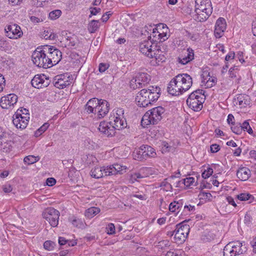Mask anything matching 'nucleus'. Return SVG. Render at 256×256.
<instances>
[{"instance_id": "nucleus-1", "label": "nucleus", "mask_w": 256, "mask_h": 256, "mask_svg": "<svg viewBox=\"0 0 256 256\" xmlns=\"http://www.w3.org/2000/svg\"><path fill=\"white\" fill-rule=\"evenodd\" d=\"M139 50L144 56L152 58L151 62L154 66L158 65L160 63L165 61L166 57L164 52L152 40H144L140 42Z\"/></svg>"}, {"instance_id": "nucleus-2", "label": "nucleus", "mask_w": 256, "mask_h": 256, "mask_svg": "<svg viewBox=\"0 0 256 256\" xmlns=\"http://www.w3.org/2000/svg\"><path fill=\"white\" fill-rule=\"evenodd\" d=\"M160 91L159 87L154 86H150L148 89L142 90L136 96L135 100L136 104L140 107L148 106L158 98Z\"/></svg>"}, {"instance_id": "nucleus-3", "label": "nucleus", "mask_w": 256, "mask_h": 256, "mask_svg": "<svg viewBox=\"0 0 256 256\" xmlns=\"http://www.w3.org/2000/svg\"><path fill=\"white\" fill-rule=\"evenodd\" d=\"M212 8L210 0H195L194 18L198 22H204L210 16Z\"/></svg>"}, {"instance_id": "nucleus-4", "label": "nucleus", "mask_w": 256, "mask_h": 256, "mask_svg": "<svg viewBox=\"0 0 256 256\" xmlns=\"http://www.w3.org/2000/svg\"><path fill=\"white\" fill-rule=\"evenodd\" d=\"M165 109L162 106H157L146 112L142 116V125L146 127L150 124H157L162 118Z\"/></svg>"}, {"instance_id": "nucleus-5", "label": "nucleus", "mask_w": 256, "mask_h": 256, "mask_svg": "<svg viewBox=\"0 0 256 256\" xmlns=\"http://www.w3.org/2000/svg\"><path fill=\"white\" fill-rule=\"evenodd\" d=\"M48 45L38 47L34 52L32 58L34 64L38 67L46 68H50L47 52H48Z\"/></svg>"}, {"instance_id": "nucleus-6", "label": "nucleus", "mask_w": 256, "mask_h": 256, "mask_svg": "<svg viewBox=\"0 0 256 256\" xmlns=\"http://www.w3.org/2000/svg\"><path fill=\"white\" fill-rule=\"evenodd\" d=\"M205 100L204 91L198 90L192 92L186 100V103L190 108L196 112L202 110Z\"/></svg>"}, {"instance_id": "nucleus-7", "label": "nucleus", "mask_w": 256, "mask_h": 256, "mask_svg": "<svg viewBox=\"0 0 256 256\" xmlns=\"http://www.w3.org/2000/svg\"><path fill=\"white\" fill-rule=\"evenodd\" d=\"M30 118L28 110L23 108H19L12 116V122L17 128L24 130L27 126Z\"/></svg>"}, {"instance_id": "nucleus-8", "label": "nucleus", "mask_w": 256, "mask_h": 256, "mask_svg": "<svg viewBox=\"0 0 256 256\" xmlns=\"http://www.w3.org/2000/svg\"><path fill=\"white\" fill-rule=\"evenodd\" d=\"M110 124L114 126L116 130H121L127 126V123L124 116V110L122 108H114L110 116Z\"/></svg>"}, {"instance_id": "nucleus-9", "label": "nucleus", "mask_w": 256, "mask_h": 256, "mask_svg": "<svg viewBox=\"0 0 256 256\" xmlns=\"http://www.w3.org/2000/svg\"><path fill=\"white\" fill-rule=\"evenodd\" d=\"M246 250L244 242H232L227 244L224 248V256H238Z\"/></svg>"}, {"instance_id": "nucleus-10", "label": "nucleus", "mask_w": 256, "mask_h": 256, "mask_svg": "<svg viewBox=\"0 0 256 256\" xmlns=\"http://www.w3.org/2000/svg\"><path fill=\"white\" fill-rule=\"evenodd\" d=\"M169 30L166 25L163 24H158L153 28L152 32L148 38L150 40L155 42H162L169 37Z\"/></svg>"}, {"instance_id": "nucleus-11", "label": "nucleus", "mask_w": 256, "mask_h": 256, "mask_svg": "<svg viewBox=\"0 0 256 256\" xmlns=\"http://www.w3.org/2000/svg\"><path fill=\"white\" fill-rule=\"evenodd\" d=\"M190 226L184 222L177 224L174 232L175 242L180 244L185 242L190 232Z\"/></svg>"}, {"instance_id": "nucleus-12", "label": "nucleus", "mask_w": 256, "mask_h": 256, "mask_svg": "<svg viewBox=\"0 0 256 256\" xmlns=\"http://www.w3.org/2000/svg\"><path fill=\"white\" fill-rule=\"evenodd\" d=\"M59 216L60 212L52 208H47L42 212L43 218L52 227H56L58 225Z\"/></svg>"}, {"instance_id": "nucleus-13", "label": "nucleus", "mask_w": 256, "mask_h": 256, "mask_svg": "<svg viewBox=\"0 0 256 256\" xmlns=\"http://www.w3.org/2000/svg\"><path fill=\"white\" fill-rule=\"evenodd\" d=\"M72 80V76L66 74L56 76L54 79V84L56 88L63 89L70 85Z\"/></svg>"}, {"instance_id": "nucleus-14", "label": "nucleus", "mask_w": 256, "mask_h": 256, "mask_svg": "<svg viewBox=\"0 0 256 256\" xmlns=\"http://www.w3.org/2000/svg\"><path fill=\"white\" fill-rule=\"evenodd\" d=\"M48 52H47L50 68L57 64L61 60L62 57V52L54 46H48Z\"/></svg>"}, {"instance_id": "nucleus-15", "label": "nucleus", "mask_w": 256, "mask_h": 256, "mask_svg": "<svg viewBox=\"0 0 256 256\" xmlns=\"http://www.w3.org/2000/svg\"><path fill=\"white\" fill-rule=\"evenodd\" d=\"M6 35L11 39H18L21 38L23 35V32L20 27L14 24L8 25L4 28Z\"/></svg>"}, {"instance_id": "nucleus-16", "label": "nucleus", "mask_w": 256, "mask_h": 256, "mask_svg": "<svg viewBox=\"0 0 256 256\" xmlns=\"http://www.w3.org/2000/svg\"><path fill=\"white\" fill-rule=\"evenodd\" d=\"M150 80V76L146 73H140L134 80L130 82V86L133 88H140L144 86Z\"/></svg>"}, {"instance_id": "nucleus-17", "label": "nucleus", "mask_w": 256, "mask_h": 256, "mask_svg": "<svg viewBox=\"0 0 256 256\" xmlns=\"http://www.w3.org/2000/svg\"><path fill=\"white\" fill-rule=\"evenodd\" d=\"M18 97L14 94H10L2 96L0 100V104L4 109L12 108L18 102Z\"/></svg>"}, {"instance_id": "nucleus-18", "label": "nucleus", "mask_w": 256, "mask_h": 256, "mask_svg": "<svg viewBox=\"0 0 256 256\" xmlns=\"http://www.w3.org/2000/svg\"><path fill=\"white\" fill-rule=\"evenodd\" d=\"M217 82V79L214 76H210V72L207 70H203L201 74V86L205 88H210L214 86Z\"/></svg>"}, {"instance_id": "nucleus-19", "label": "nucleus", "mask_w": 256, "mask_h": 256, "mask_svg": "<svg viewBox=\"0 0 256 256\" xmlns=\"http://www.w3.org/2000/svg\"><path fill=\"white\" fill-rule=\"evenodd\" d=\"M179 85L180 86L184 92L188 90L192 86V77L187 74H178L176 76Z\"/></svg>"}, {"instance_id": "nucleus-20", "label": "nucleus", "mask_w": 256, "mask_h": 256, "mask_svg": "<svg viewBox=\"0 0 256 256\" xmlns=\"http://www.w3.org/2000/svg\"><path fill=\"white\" fill-rule=\"evenodd\" d=\"M50 82L49 78L44 74H36L31 80L32 86L36 88L48 86Z\"/></svg>"}, {"instance_id": "nucleus-21", "label": "nucleus", "mask_w": 256, "mask_h": 256, "mask_svg": "<svg viewBox=\"0 0 256 256\" xmlns=\"http://www.w3.org/2000/svg\"><path fill=\"white\" fill-rule=\"evenodd\" d=\"M127 167L120 164L105 166V176L122 174L126 172Z\"/></svg>"}, {"instance_id": "nucleus-22", "label": "nucleus", "mask_w": 256, "mask_h": 256, "mask_svg": "<svg viewBox=\"0 0 256 256\" xmlns=\"http://www.w3.org/2000/svg\"><path fill=\"white\" fill-rule=\"evenodd\" d=\"M226 28V24L225 19L223 18H218L216 22L214 34L216 38H221L224 34Z\"/></svg>"}, {"instance_id": "nucleus-23", "label": "nucleus", "mask_w": 256, "mask_h": 256, "mask_svg": "<svg viewBox=\"0 0 256 256\" xmlns=\"http://www.w3.org/2000/svg\"><path fill=\"white\" fill-rule=\"evenodd\" d=\"M178 84L176 77L170 80L168 86V92L170 94L177 96L184 93L180 86Z\"/></svg>"}, {"instance_id": "nucleus-24", "label": "nucleus", "mask_w": 256, "mask_h": 256, "mask_svg": "<svg viewBox=\"0 0 256 256\" xmlns=\"http://www.w3.org/2000/svg\"><path fill=\"white\" fill-rule=\"evenodd\" d=\"M95 112L98 114V117H104L109 111L110 104L106 100H98V104H96Z\"/></svg>"}, {"instance_id": "nucleus-25", "label": "nucleus", "mask_w": 256, "mask_h": 256, "mask_svg": "<svg viewBox=\"0 0 256 256\" xmlns=\"http://www.w3.org/2000/svg\"><path fill=\"white\" fill-rule=\"evenodd\" d=\"M98 130L101 133L109 136L114 134V130L116 129L110 124V121L109 122L103 121L100 124Z\"/></svg>"}, {"instance_id": "nucleus-26", "label": "nucleus", "mask_w": 256, "mask_h": 256, "mask_svg": "<svg viewBox=\"0 0 256 256\" xmlns=\"http://www.w3.org/2000/svg\"><path fill=\"white\" fill-rule=\"evenodd\" d=\"M194 58V50L188 48L183 52L182 56L178 58L179 62L182 64H186Z\"/></svg>"}, {"instance_id": "nucleus-27", "label": "nucleus", "mask_w": 256, "mask_h": 256, "mask_svg": "<svg viewBox=\"0 0 256 256\" xmlns=\"http://www.w3.org/2000/svg\"><path fill=\"white\" fill-rule=\"evenodd\" d=\"M250 176L251 172L248 168L241 166L237 170V178L242 181L248 180Z\"/></svg>"}, {"instance_id": "nucleus-28", "label": "nucleus", "mask_w": 256, "mask_h": 256, "mask_svg": "<svg viewBox=\"0 0 256 256\" xmlns=\"http://www.w3.org/2000/svg\"><path fill=\"white\" fill-rule=\"evenodd\" d=\"M62 44H64L65 47L68 48H76L78 44V40L76 36H67L63 38L61 42Z\"/></svg>"}, {"instance_id": "nucleus-29", "label": "nucleus", "mask_w": 256, "mask_h": 256, "mask_svg": "<svg viewBox=\"0 0 256 256\" xmlns=\"http://www.w3.org/2000/svg\"><path fill=\"white\" fill-rule=\"evenodd\" d=\"M105 174V166H96L93 168L90 172V176L96 178H100Z\"/></svg>"}, {"instance_id": "nucleus-30", "label": "nucleus", "mask_w": 256, "mask_h": 256, "mask_svg": "<svg viewBox=\"0 0 256 256\" xmlns=\"http://www.w3.org/2000/svg\"><path fill=\"white\" fill-rule=\"evenodd\" d=\"M247 98V96H245L244 95H239L236 98L234 99V104L236 106H238L240 108L246 107L249 104V102Z\"/></svg>"}, {"instance_id": "nucleus-31", "label": "nucleus", "mask_w": 256, "mask_h": 256, "mask_svg": "<svg viewBox=\"0 0 256 256\" xmlns=\"http://www.w3.org/2000/svg\"><path fill=\"white\" fill-rule=\"evenodd\" d=\"M96 104H98V98H94L88 101L86 105V110L88 113H94L95 109L96 106Z\"/></svg>"}, {"instance_id": "nucleus-32", "label": "nucleus", "mask_w": 256, "mask_h": 256, "mask_svg": "<svg viewBox=\"0 0 256 256\" xmlns=\"http://www.w3.org/2000/svg\"><path fill=\"white\" fill-rule=\"evenodd\" d=\"M142 146L146 158H154L156 156V152L153 148L148 146L143 145Z\"/></svg>"}, {"instance_id": "nucleus-33", "label": "nucleus", "mask_w": 256, "mask_h": 256, "mask_svg": "<svg viewBox=\"0 0 256 256\" xmlns=\"http://www.w3.org/2000/svg\"><path fill=\"white\" fill-rule=\"evenodd\" d=\"M100 211V210L98 208L91 207L86 210L85 216L88 218H91L98 214Z\"/></svg>"}, {"instance_id": "nucleus-34", "label": "nucleus", "mask_w": 256, "mask_h": 256, "mask_svg": "<svg viewBox=\"0 0 256 256\" xmlns=\"http://www.w3.org/2000/svg\"><path fill=\"white\" fill-rule=\"evenodd\" d=\"M132 156L134 160H142L143 159L146 158L144 156L142 146H141L138 148L136 149L133 152Z\"/></svg>"}, {"instance_id": "nucleus-35", "label": "nucleus", "mask_w": 256, "mask_h": 256, "mask_svg": "<svg viewBox=\"0 0 256 256\" xmlns=\"http://www.w3.org/2000/svg\"><path fill=\"white\" fill-rule=\"evenodd\" d=\"M42 36L46 40H54L57 37V34L52 30L48 29L44 32Z\"/></svg>"}, {"instance_id": "nucleus-36", "label": "nucleus", "mask_w": 256, "mask_h": 256, "mask_svg": "<svg viewBox=\"0 0 256 256\" xmlns=\"http://www.w3.org/2000/svg\"><path fill=\"white\" fill-rule=\"evenodd\" d=\"M182 206V203L180 202L174 201L169 205V210L172 212H178L179 209Z\"/></svg>"}, {"instance_id": "nucleus-37", "label": "nucleus", "mask_w": 256, "mask_h": 256, "mask_svg": "<svg viewBox=\"0 0 256 256\" xmlns=\"http://www.w3.org/2000/svg\"><path fill=\"white\" fill-rule=\"evenodd\" d=\"M40 160V157L38 156H34L30 155L26 156L24 159V162L26 164L28 165L32 164L38 162Z\"/></svg>"}, {"instance_id": "nucleus-38", "label": "nucleus", "mask_w": 256, "mask_h": 256, "mask_svg": "<svg viewBox=\"0 0 256 256\" xmlns=\"http://www.w3.org/2000/svg\"><path fill=\"white\" fill-rule=\"evenodd\" d=\"M173 178H172L170 180L166 179L162 181L160 184L161 188L166 192L172 191V186L168 180L171 181V180Z\"/></svg>"}, {"instance_id": "nucleus-39", "label": "nucleus", "mask_w": 256, "mask_h": 256, "mask_svg": "<svg viewBox=\"0 0 256 256\" xmlns=\"http://www.w3.org/2000/svg\"><path fill=\"white\" fill-rule=\"evenodd\" d=\"M62 12L60 10H55L50 12L48 18L52 20L58 19L62 15Z\"/></svg>"}, {"instance_id": "nucleus-40", "label": "nucleus", "mask_w": 256, "mask_h": 256, "mask_svg": "<svg viewBox=\"0 0 256 256\" xmlns=\"http://www.w3.org/2000/svg\"><path fill=\"white\" fill-rule=\"evenodd\" d=\"M50 125L48 123H44L34 133L36 137H38L42 134L49 127Z\"/></svg>"}, {"instance_id": "nucleus-41", "label": "nucleus", "mask_w": 256, "mask_h": 256, "mask_svg": "<svg viewBox=\"0 0 256 256\" xmlns=\"http://www.w3.org/2000/svg\"><path fill=\"white\" fill-rule=\"evenodd\" d=\"M231 130L234 133L238 135L242 134V132L241 128V124L240 123L233 124L231 126Z\"/></svg>"}, {"instance_id": "nucleus-42", "label": "nucleus", "mask_w": 256, "mask_h": 256, "mask_svg": "<svg viewBox=\"0 0 256 256\" xmlns=\"http://www.w3.org/2000/svg\"><path fill=\"white\" fill-rule=\"evenodd\" d=\"M98 20H92L90 22L88 26V30L91 32H95L98 28Z\"/></svg>"}, {"instance_id": "nucleus-43", "label": "nucleus", "mask_w": 256, "mask_h": 256, "mask_svg": "<svg viewBox=\"0 0 256 256\" xmlns=\"http://www.w3.org/2000/svg\"><path fill=\"white\" fill-rule=\"evenodd\" d=\"M195 179L193 177H188L182 180V184L186 187L194 186Z\"/></svg>"}, {"instance_id": "nucleus-44", "label": "nucleus", "mask_w": 256, "mask_h": 256, "mask_svg": "<svg viewBox=\"0 0 256 256\" xmlns=\"http://www.w3.org/2000/svg\"><path fill=\"white\" fill-rule=\"evenodd\" d=\"M140 170L143 175H144V178L152 175L155 172L154 170L152 168H143Z\"/></svg>"}, {"instance_id": "nucleus-45", "label": "nucleus", "mask_w": 256, "mask_h": 256, "mask_svg": "<svg viewBox=\"0 0 256 256\" xmlns=\"http://www.w3.org/2000/svg\"><path fill=\"white\" fill-rule=\"evenodd\" d=\"M106 232L109 235L114 234H115L116 229L115 226L114 224L110 223L106 226Z\"/></svg>"}, {"instance_id": "nucleus-46", "label": "nucleus", "mask_w": 256, "mask_h": 256, "mask_svg": "<svg viewBox=\"0 0 256 256\" xmlns=\"http://www.w3.org/2000/svg\"><path fill=\"white\" fill-rule=\"evenodd\" d=\"M71 222L72 224L76 227L81 228L83 226L82 221L80 219L74 217L71 218Z\"/></svg>"}, {"instance_id": "nucleus-47", "label": "nucleus", "mask_w": 256, "mask_h": 256, "mask_svg": "<svg viewBox=\"0 0 256 256\" xmlns=\"http://www.w3.org/2000/svg\"><path fill=\"white\" fill-rule=\"evenodd\" d=\"M213 173V169L211 168L208 167L204 172L202 173V177L204 178H208Z\"/></svg>"}, {"instance_id": "nucleus-48", "label": "nucleus", "mask_w": 256, "mask_h": 256, "mask_svg": "<svg viewBox=\"0 0 256 256\" xmlns=\"http://www.w3.org/2000/svg\"><path fill=\"white\" fill-rule=\"evenodd\" d=\"M54 244L50 240L46 241L44 244V248L48 250H52L54 248Z\"/></svg>"}, {"instance_id": "nucleus-49", "label": "nucleus", "mask_w": 256, "mask_h": 256, "mask_svg": "<svg viewBox=\"0 0 256 256\" xmlns=\"http://www.w3.org/2000/svg\"><path fill=\"white\" fill-rule=\"evenodd\" d=\"M238 70V66H234L231 68L229 70L230 76L232 78H235L236 77V74Z\"/></svg>"}, {"instance_id": "nucleus-50", "label": "nucleus", "mask_w": 256, "mask_h": 256, "mask_svg": "<svg viewBox=\"0 0 256 256\" xmlns=\"http://www.w3.org/2000/svg\"><path fill=\"white\" fill-rule=\"evenodd\" d=\"M237 198L242 201H246L248 200L252 196L247 193H242L237 195Z\"/></svg>"}, {"instance_id": "nucleus-51", "label": "nucleus", "mask_w": 256, "mask_h": 256, "mask_svg": "<svg viewBox=\"0 0 256 256\" xmlns=\"http://www.w3.org/2000/svg\"><path fill=\"white\" fill-rule=\"evenodd\" d=\"M84 144L85 146L90 150L94 149L96 146L95 143L89 138L86 140Z\"/></svg>"}, {"instance_id": "nucleus-52", "label": "nucleus", "mask_w": 256, "mask_h": 256, "mask_svg": "<svg viewBox=\"0 0 256 256\" xmlns=\"http://www.w3.org/2000/svg\"><path fill=\"white\" fill-rule=\"evenodd\" d=\"M198 196L200 199H208L210 200L212 198V195L210 192H202L200 193Z\"/></svg>"}, {"instance_id": "nucleus-53", "label": "nucleus", "mask_w": 256, "mask_h": 256, "mask_svg": "<svg viewBox=\"0 0 256 256\" xmlns=\"http://www.w3.org/2000/svg\"><path fill=\"white\" fill-rule=\"evenodd\" d=\"M220 150V146L218 144H214L210 146V150L212 153H216Z\"/></svg>"}, {"instance_id": "nucleus-54", "label": "nucleus", "mask_w": 256, "mask_h": 256, "mask_svg": "<svg viewBox=\"0 0 256 256\" xmlns=\"http://www.w3.org/2000/svg\"><path fill=\"white\" fill-rule=\"evenodd\" d=\"M109 67V65L106 63H100L99 64L98 70L100 72H104Z\"/></svg>"}, {"instance_id": "nucleus-55", "label": "nucleus", "mask_w": 256, "mask_h": 256, "mask_svg": "<svg viewBox=\"0 0 256 256\" xmlns=\"http://www.w3.org/2000/svg\"><path fill=\"white\" fill-rule=\"evenodd\" d=\"M2 190L5 193H9L12 190V186L10 184H5L2 186Z\"/></svg>"}, {"instance_id": "nucleus-56", "label": "nucleus", "mask_w": 256, "mask_h": 256, "mask_svg": "<svg viewBox=\"0 0 256 256\" xmlns=\"http://www.w3.org/2000/svg\"><path fill=\"white\" fill-rule=\"evenodd\" d=\"M97 160L96 158L92 154H88L87 156V163L91 164L94 163Z\"/></svg>"}, {"instance_id": "nucleus-57", "label": "nucleus", "mask_w": 256, "mask_h": 256, "mask_svg": "<svg viewBox=\"0 0 256 256\" xmlns=\"http://www.w3.org/2000/svg\"><path fill=\"white\" fill-rule=\"evenodd\" d=\"M56 183V180L53 178H49L46 180V184L47 186H52Z\"/></svg>"}, {"instance_id": "nucleus-58", "label": "nucleus", "mask_w": 256, "mask_h": 256, "mask_svg": "<svg viewBox=\"0 0 256 256\" xmlns=\"http://www.w3.org/2000/svg\"><path fill=\"white\" fill-rule=\"evenodd\" d=\"M5 80L4 76L0 74V92H2L5 86Z\"/></svg>"}, {"instance_id": "nucleus-59", "label": "nucleus", "mask_w": 256, "mask_h": 256, "mask_svg": "<svg viewBox=\"0 0 256 256\" xmlns=\"http://www.w3.org/2000/svg\"><path fill=\"white\" fill-rule=\"evenodd\" d=\"M235 57V54L233 52H228L226 56L225 60L228 62L230 60H233Z\"/></svg>"}, {"instance_id": "nucleus-60", "label": "nucleus", "mask_w": 256, "mask_h": 256, "mask_svg": "<svg viewBox=\"0 0 256 256\" xmlns=\"http://www.w3.org/2000/svg\"><path fill=\"white\" fill-rule=\"evenodd\" d=\"M236 56L239 60L240 62L242 64L244 62V53L242 52L239 51L237 52Z\"/></svg>"}, {"instance_id": "nucleus-61", "label": "nucleus", "mask_w": 256, "mask_h": 256, "mask_svg": "<svg viewBox=\"0 0 256 256\" xmlns=\"http://www.w3.org/2000/svg\"><path fill=\"white\" fill-rule=\"evenodd\" d=\"M250 126L248 120H245L242 124H241L242 131H246Z\"/></svg>"}, {"instance_id": "nucleus-62", "label": "nucleus", "mask_w": 256, "mask_h": 256, "mask_svg": "<svg viewBox=\"0 0 256 256\" xmlns=\"http://www.w3.org/2000/svg\"><path fill=\"white\" fill-rule=\"evenodd\" d=\"M226 199L227 202L229 204L233 206L234 207L236 206V202H234V198L232 196H228L226 197Z\"/></svg>"}, {"instance_id": "nucleus-63", "label": "nucleus", "mask_w": 256, "mask_h": 256, "mask_svg": "<svg viewBox=\"0 0 256 256\" xmlns=\"http://www.w3.org/2000/svg\"><path fill=\"white\" fill-rule=\"evenodd\" d=\"M178 253L176 250H171L168 252L166 254V256H178Z\"/></svg>"}, {"instance_id": "nucleus-64", "label": "nucleus", "mask_w": 256, "mask_h": 256, "mask_svg": "<svg viewBox=\"0 0 256 256\" xmlns=\"http://www.w3.org/2000/svg\"><path fill=\"white\" fill-rule=\"evenodd\" d=\"M112 14L110 12H106V14H104L102 17V20L104 22H106L109 18L110 16Z\"/></svg>"}]
</instances>
